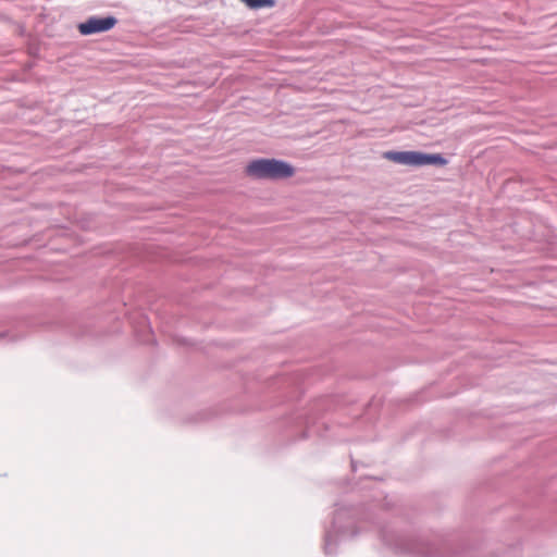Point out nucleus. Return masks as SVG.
I'll return each mask as SVG.
<instances>
[{"label": "nucleus", "mask_w": 557, "mask_h": 557, "mask_svg": "<svg viewBox=\"0 0 557 557\" xmlns=\"http://www.w3.org/2000/svg\"><path fill=\"white\" fill-rule=\"evenodd\" d=\"M249 9L259 10L264 8H272L275 0H242Z\"/></svg>", "instance_id": "8"}, {"label": "nucleus", "mask_w": 557, "mask_h": 557, "mask_svg": "<svg viewBox=\"0 0 557 557\" xmlns=\"http://www.w3.org/2000/svg\"><path fill=\"white\" fill-rule=\"evenodd\" d=\"M391 507L392 503L387 495H375L370 508L363 506L336 508L331 527L326 528L324 532V553L326 555L335 554L342 541L358 535L360 530L357 524L360 519L373 520L371 510L376 508L389 509Z\"/></svg>", "instance_id": "1"}, {"label": "nucleus", "mask_w": 557, "mask_h": 557, "mask_svg": "<svg viewBox=\"0 0 557 557\" xmlns=\"http://www.w3.org/2000/svg\"><path fill=\"white\" fill-rule=\"evenodd\" d=\"M447 163H448V160L442 153H428V152L420 151L419 166H423V165L445 166Z\"/></svg>", "instance_id": "6"}, {"label": "nucleus", "mask_w": 557, "mask_h": 557, "mask_svg": "<svg viewBox=\"0 0 557 557\" xmlns=\"http://www.w3.org/2000/svg\"><path fill=\"white\" fill-rule=\"evenodd\" d=\"M295 166L288 161L276 158H258L246 166V174L256 180L281 181L295 174Z\"/></svg>", "instance_id": "3"}, {"label": "nucleus", "mask_w": 557, "mask_h": 557, "mask_svg": "<svg viewBox=\"0 0 557 557\" xmlns=\"http://www.w3.org/2000/svg\"><path fill=\"white\" fill-rule=\"evenodd\" d=\"M419 157L420 151L416 150H406V151H397L389 150L384 153V158L395 162L397 164L410 165V166H419Z\"/></svg>", "instance_id": "5"}, {"label": "nucleus", "mask_w": 557, "mask_h": 557, "mask_svg": "<svg viewBox=\"0 0 557 557\" xmlns=\"http://www.w3.org/2000/svg\"><path fill=\"white\" fill-rule=\"evenodd\" d=\"M24 337L23 334H17L13 331L0 330V346H5L15 343Z\"/></svg>", "instance_id": "7"}, {"label": "nucleus", "mask_w": 557, "mask_h": 557, "mask_svg": "<svg viewBox=\"0 0 557 557\" xmlns=\"http://www.w3.org/2000/svg\"><path fill=\"white\" fill-rule=\"evenodd\" d=\"M383 544L395 553L411 554L420 557H443L440 548L422 540H413L398 533L394 529L384 527L380 530Z\"/></svg>", "instance_id": "2"}, {"label": "nucleus", "mask_w": 557, "mask_h": 557, "mask_svg": "<svg viewBox=\"0 0 557 557\" xmlns=\"http://www.w3.org/2000/svg\"><path fill=\"white\" fill-rule=\"evenodd\" d=\"M117 18L114 15L89 16L86 21L77 25V29L82 36H90L95 34L107 33L114 28L117 24Z\"/></svg>", "instance_id": "4"}, {"label": "nucleus", "mask_w": 557, "mask_h": 557, "mask_svg": "<svg viewBox=\"0 0 557 557\" xmlns=\"http://www.w3.org/2000/svg\"><path fill=\"white\" fill-rule=\"evenodd\" d=\"M148 327V334H147V337H151L152 336V333H151V329L149 327V325H147ZM144 343H149L150 339L149 338H143L141 339Z\"/></svg>", "instance_id": "9"}, {"label": "nucleus", "mask_w": 557, "mask_h": 557, "mask_svg": "<svg viewBox=\"0 0 557 557\" xmlns=\"http://www.w3.org/2000/svg\"><path fill=\"white\" fill-rule=\"evenodd\" d=\"M351 468H352L354 471H356V463H355L354 460H351Z\"/></svg>", "instance_id": "10"}]
</instances>
